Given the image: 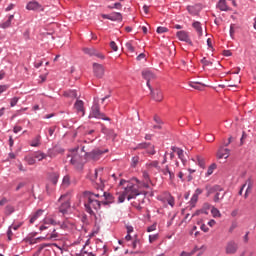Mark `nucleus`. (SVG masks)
Returning <instances> with one entry per match:
<instances>
[{
	"instance_id": "1",
	"label": "nucleus",
	"mask_w": 256,
	"mask_h": 256,
	"mask_svg": "<svg viewBox=\"0 0 256 256\" xmlns=\"http://www.w3.org/2000/svg\"><path fill=\"white\" fill-rule=\"evenodd\" d=\"M84 207L87 213L90 215H93V211H98V209H101V199L99 197H103L99 192L98 193H92L89 191L84 192Z\"/></svg>"
},
{
	"instance_id": "2",
	"label": "nucleus",
	"mask_w": 256,
	"mask_h": 256,
	"mask_svg": "<svg viewBox=\"0 0 256 256\" xmlns=\"http://www.w3.org/2000/svg\"><path fill=\"white\" fill-rule=\"evenodd\" d=\"M123 185H126V186L122 194L118 196L119 203H123L125 199H127L128 201H131V199H135V197L139 195V189L133 183L127 182L126 180L122 179L120 181V186H123Z\"/></svg>"
},
{
	"instance_id": "3",
	"label": "nucleus",
	"mask_w": 256,
	"mask_h": 256,
	"mask_svg": "<svg viewBox=\"0 0 256 256\" xmlns=\"http://www.w3.org/2000/svg\"><path fill=\"white\" fill-rule=\"evenodd\" d=\"M67 159L74 167H81V165H83V157L79 155L77 149L71 150L67 155Z\"/></svg>"
},
{
	"instance_id": "4",
	"label": "nucleus",
	"mask_w": 256,
	"mask_h": 256,
	"mask_svg": "<svg viewBox=\"0 0 256 256\" xmlns=\"http://www.w3.org/2000/svg\"><path fill=\"white\" fill-rule=\"evenodd\" d=\"M103 173V168L95 169L94 174L90 177L91 181L97 185V189H101L103 191V187L105 184L103 183V179L101 178V174Z\"/></svg>"
},
{
	"instance_id": "5",
	"label": "nucleus",
	"mask_w": 256,
	"mask_h": 256,
	"mask_svg": "<svg viewBox=\"0 0 256 256\" xmlns=\"http://www.w3.org/2000/svg\"><path fill=\"white\" fill-rule=\"evenodd\" d=\"M90 118L94 117L95 119H102L103 121H111V119L105 116L104 113H101V108L99 107V103H95L92 106V110L89 115Z\"/></svg>"
},
{
	"instance_id": "6",
	"label": "nucleus",
	"mask_w": 256,
	"mask_h": 256,
	"mask_svg": "<svg viewBox=\"0 0 256 256\" xmlns=\"http://www.w3.org/2000/svg\"><path fill=\"white\" fill-rule=\"evenodd\" d=\"M238 250H239V245L237 244V242L231 240L226 243V246H225L226 255H235V253H237Z\"/></svg>"
},
{
	"instance_id": "7",
	"label": "nucleus",
	"mask_w": 256,
	"mask_h": 256,
	"mask_svg": "<svg viewBox=\"0 0 256 256\" xmlns=\"http://www.w3.org/2000/svg\"><path fill=\"white\" fill-rule=\"evenodd\" d=\"M100 195H102V197H99L102 205H111V203L115 202V197H113L111 193H107L102 190Z\"/></svg>"
},
{
	"instance_id": "8",
	"label": "nucleus",
	"mask_w": 256,
	"mask_h": 256,
	"mask_svg": "<svg viewBox=\"0 0 256 256\" xmlns=\"http://www.w3.org/2000/svg\"><path fill=\"white\" fill-rule=\"evenodd\" d=\"M74 109L77 115H80V117L85 116V102H83V100H76V102L74 103Z\"/></svg>"
},
{
	"instance_id": "9",
	"label": "nucleus",
	"mask_w": 256,
	"mask_h": 256,
	"mask_svg": "<svg viewBox=\"0 0 256 256\" xmlns=\"http://www.w3.org/2000/svg\"><path fill=\"white\" fill-rule=\"evenodd\" d=\"M26 9L28 11H45V8L43 7V5H41L37 1L28 2L27 5H26Z\"/></svg>"
},
{
	"instance_id": "10",
	"label": "nucleus",
	"mask_w": 256,
	"mask_h": 256,
	"mask_svg": "<svg viewBox=\"0 0 256 256\" xmlns=\"http://www.w3.org/2000/svg\"><path fill=\"white\" fill-rule=\"evenodd\" d=\"M142 76L144 79L147 80V87H149V89H151L150 82L153 81L154 79H157V75H155V73H153V71H151V70H144V71H142Z\"/></svg>"
},
{
	"instance_id": "11",
	"label": "nucleus",
	"mask_w": 256,
	"mask_h": 256,
	"mask_svg": "<svg viewBox=\"0 0 256 256\" xmlns=\"http://www.w3.org/2000/svg\"><path fill=\"white\" fill-rule=\"evenodd\" d=\"M245 187L247 188L244 197L245 199H247L249 193L251 192V189H253V180H251V178L247 179L246 182L243 184L239 191V195H243V189H245Z\"/></svg>"
},
{
	"instance_id": "12",
	"label": "nucleus",
	"mask_w": 256,
	"mask_h": 256,
	"mask_svg": "<svg viewBox=\"0 0 256 256\" xmlns=\"http://www.w3.org/2000/svg\"><path fill=\"white\" fill-rule=\"evenodd\" d=\"M93 70H94V75L98 77V79H101L105 75V68L101 64L94 63Z\"/></svg>"
},
{
	"instance_id": "13",
	"label": "nucleus",
	"mask_w": 256,
	"mask_h": 256,
	"mask_svg": "<svg viewBox=\"0 0 256 256\" xmlns=\"http://www.w3.org/2000/svg\"><path fill=\"white\" fill-rule=\"evenodd\" d=\"M105 153L104 151H101L99 149H95L90 153H86L87 159H92V161H99L101 156Z\"/></svg>"
},
{
	"instance_id": "14",
	"label": "nucleus",
	"mask_w": 256,
	"mask_h": 256,
	"mask_svg": "<svg viewBox=\"0 0 256 256\" xmlns=\"http://www.w3.org/2000/svg\"><path fill=\"white\" fill-rule=\"evenodd\" d=\"M160 171L164 175V177H168L169 181L173 183L175 179V172H173L172 169L169 168V165H166L165 168L161 169Z\"/></svg>"
},
{
	"instance_id": "15",
	"label": "nucleus",
	"mask_w": 256,
	"mask_h": 256,
	"mask_svg": "<svg viewBox=\"0 0 256 256\" xmlns=\"http://www.w3.org/2000/svg\"><path fill=\"white\" fill-rule=\"evenodd\" d=\"M176 35L180 41H184L185 43H188L189 45H193L191 38H189V33L182 30V31H178Z\"/></svg>"
},
{
	"instance_id": "16",
	"label": "nucleus",
	"mask_w": 256,
	"mask_h": 256,
	"mask_svg": "<svg viewBox=\"0 0 256 256\" xmlns=\"http://www.w3.org/2000/svg\"><path fill=\"white\" fill-rule=\"evenodd\" d=\"M150 91L154 101H158V102L163 101V92L159 88H156L154 90L153 88H151Z\"/></svg>"
},
{
	"instance_id": "17",
	"label": "nucleus",
	"mask_w": 256,
	"mask_h": 256,
	"mask_svg": "<svg viewBox=\"0 0 256 256\" xmlns=\"http://www.w3.org/2000/svg\"><path fill=\"white\" fill-rule=\"evenodd\" d=\"M230 153H231V150H229V149H227V148L221 147V148L218 150L217 157H218V159H228Z\"/></svg>"
},
{
	"instance_id": "18",
	"label": "nucleus",
	"mask_w": 256,
	"mask_h": 256,
	"mask_svg": "<svg viewBox=\"0 0 256 256\" xmlns=\"http://www.w3.org/2000/svg\"><path fill=\"white\" fill-rule=\"evenodd\" d=\"M216 7L220 11H225V12L231 11V7H229V5H227V0H219Z\"/></svg>"
},
{
	"instance_id": "19",
	"label": "nucleus",
	"mask_w": 256,
	"mask_h": 256,
	"mask_svg": "<svg viewBox=\"0 0 256 256\" xmlns=\"http://www.w3.org/2000/svg\"><path fill=\"white\" fill-rule=\"evenodd\" d=\"M206 191H207V197H209V195H213V193H217V191H223V188L219 185L207 186Z\"/></svg>"
},
{
	"instance_id": "20",
	"label": "nucleus",
	"mask_w": 256,
	"mask_h": 256,
	"mask_svg": "<svg viewBox=\"0 0 256 256\" xmlns=\"http://www.w3.org/2000/svg\"><path fill=\"white\" fill-rule=\"evenodd\" d=\"M44 239H46V241H58L59 233H57V230L53 229V231L48 233Z\"/></svg>"
},
{
	"instance_id": "21",
	"label": "nucleus",
	"mask_w": 256,
	"mask_h": 256,
	"mask_svg": "<svg viewBox=\"0 0 256 256\" xmlns=\"http://www.w3.org/2000/svg\"><path fill=\"white\" fill-rule=\"evenodd\" d=\"M60 153H63V149L59 148V147H54L53 149L48 150V157H51V159H53V157H57V155H59Z\"/></svg>"
},
{
	"instance_id": "22",
	"label": "nucleus",
	"mask_w": 256,
	"mask_h": 256,
	"mask_svg": "<svg viewBox=\"0 0 256 256\" xmlns=\"http://www.w3.org/2000/svg\"><path fill=\"white\" fill-rule=\"evenodd\" d=\"M13 19H15V15L12 14L8 17L7 21L0 24V29H9V27H11V22L13 21Z\"/></svg>"
},
{
	"instance_id": "23",
	"label": "nucleus",
	"mask_w": 256,
	"mask_h": 256,
	"mask_svg": "<svg viewBox=\"0 0 256 256\" xmlns=\"http://www.w3.org/2000/svg\"><path fill=\"white\" fill-rule=\"evenodd\" d=\"M110 21H123V15L119 12H112L110 14Z\"/></svg>"
},
{
	"instance_id": "24",
	"label": "nucleus",
	"mask_w": 256,
	"mask_h": 256,
	"mask_svg": "<svg viewBox=\"0 0 256 256\" xmlns=\"http://www.w3.org/2000/svg\"><path fill=\"white\" fill-rule=\"evenodd\" d=\"M43 223L45 225H59V222L51 216H48V217L44 218Z\"/></svg>"
},
{
	"instance_id": "25",
	"label": "nucleus",
	"mask_w": 256,
	"mask_h": 256,
	"mask_svg": "<svg viewBox=\"0 0 256 256\" xmlns=\"http://www.w3.org/2000/svg\"><path fill=\"white\" fill-rule=\"evenodd\" d=\"M34 159H37V161H43V159H47L48 154H45L41 151L35 152L34 154Z\"/></svg>"
},
{
	"instance_id": "26",
	"label": "nucleus",
	"mask_w": 256,
	"mask_h": 256,
	"mask_svg": "<svg viewBox=\"0 0 256 256\" xmlns=\"http://www.w3.org/2000/svg\"><path fill=\"white\" fill-rule=\"evenodd\" d=\"M64 97H68L69 99H77V91L68 90L64 92Z\"/></svg>"
},
{
	"instance_id": "27",
	"label": "nucleus",
	"mask_w": 256,
	"mask_h": 256,
	"mask_svg": "<svg viewBox=\"0 0 256 256\" xmlns=\"http://www.w3.org/2000/svg\"><path fill=\"white\" fill-rule=\"evenodd\" d=\"M192 26L197 31L198 35L201 37V35H203V28L201 27V22L196 21L192 24Z\"/></svg>"
},
{
	"instance_id": "28",
	"label": "nucleus",
	"mask_w": 256,
	"mask_h": 256,
	"mask_svg": "<svg viewBox=\"0 0 256 256\" xmlns=\"http://www.w3.org/2000/svg\"><path fill=\"white\" fill-rule=\"evenodd\" d=\"M187 11L190 15H199V6H188Z\"/></svg>"
},
{
	"instance_id": "29",
	"label": "nucleus",
	"mask_w": 256,
	"mask_h": 256,
	"mask_svg": "<svg viewBox=\"0 0 256 256\" xmlns=\"http://www.w3.org/2000/svg\"><path fill=\"white\" fill-rule=\"evenodd\" d=\"M69 207H71V205L69 204V200H66L60 206V213H67V209H69Z\"/></svg>"
},
{
	"instance_id": "30",
	"label": "nucleus",
	"mask_w": 256,
	"mask_h": 256,
	"mask_svg": "<svg viewBox=\"0 0 256 256\" xmlns=\"http://www.w3.org/2000/svg\"><path fill=\"white\" fill-rule=\"evenodd\" d=\"M189 85L192 87V89H196L197 91H201L203 90V87H205V85L199 82H190Z\"/></svg>"
},
{
	"instance_id": "31",
	"label": "nucleus",
	"mask_w": 256,
	"mask_h": 256,
	"mask_svg": "<svg viewBox=\"0 0 256 256\" xmlns=\"http://www.w3.org/2000/svg\"><path fill=\"white\" fill-rule=\"evenodd\" d=\"M148 169H158V171H161V167L159 166V161H152L147 164Z\"/></svg>"
},
{
	"instance_id": "32",
	"label": "nucleus",
	"mask_w": 256,
	"mask_h": 256,
	"mask_svg": "<svg viewBox=\"0 0 256 256\" xmlns=\"http://www.w3.org/2000/svg\"><path fill=\"white\" fill-rule=\"evenodd\" d=\"M31 147H39L41 145V136H36L30 143Z\"/></svg>"
},
{
	"instance_id": "33",
	"label": "nucleus",
	"mask_w": 256,
	"mask_h": 256,
	"mask_svg": "<svg viewBox=\"0 0 256 256\" xmlns=\"http://www.w3.org/2000/svg\"><path fill=\"white\" fill-rule=\"evenodd\" d=\"M50 181L53 183V185H57V181H59V173L53 172L50 174Z\"/></svg>"
},
{
	"instance_id": "34",
	"label": "nucleus",
	"mask_w": 256,
	"mask_h": 256,
	"mask_svg": "<svg viewBox=\"0 0 256 256\" xmlns=\"http://www.w3.org/2000/svg\"><path fill=\"white\" fill-rule=\"evenodd\" d=\"M41 215H43V210H38L30 219V223H35V221H37V219H39V217H41Z\"/></svg>"
},
{
	"instance_id": "35",
	"label": "nucleus",
	"mask_w": 256,
	"mask_h": 256,
	"mask_svg": "<svg viewBox=\"0 0 256 256\" xmlns=\"http://www.w3.org/2000/svg\"><path fill=\"white\" fill-rule=\"evenodd\" d=\"M223 197H225V192L221 194V191H217L214 196V203H219V201L223 199Z\"/></svg>"
},
{
	"instance_id": "36",
	"label": "nucleus",
	"mask_w": 256,
	"mask_h": 256,
	"mask_svg": "<svg viewBox=\"0 0 256 256\" xmlns=\"http://www.w3.org/2000/svg\"><path fill=\"white\" fill-rule=\"evenodd\" d=\"M197 201H199V197L197 196V194H193V196L190 200V209H193V207H195V205H197Z\"/></svg>"
},
{
	"instance_id": "37",
	"label": "nucleus",
	"mask_w": 256,
	"mask_h": 256,
	"mask_svg": "<svg viewBox=\"0 0 256 256\" xmlns=\"http://www.w3.org/2000/svg\"><path fill=\"white\" fill-rule=\"evenodd\" d=\"M83 51L86 55L93 57L95 55L96 49L95 48H84Z\"/></svg>"
},
{
	"instance_id": "38",
	"label": "nucleus",
	"mask_w": 256,
	"mask_h": 256,
	"mask_svg": "<svg viewBox=\"0 0 256 256\" xmlns=\"http://www.w3.org/2000/svg\"><path fill=\"white\" fill-rule=\"evenodd\" d=\"M217 169V164L213 163L208 167L207 170V177H209V175H213V171H215Z\"/></svg>"
},
{
	"instance_id": "39",
	"label": "nucleus",
	"mask_w": 256,
	"mask_h": 256,
	"mask_svg": "<svg viewBox=\"0 0 256 256\" xmlns=\"http://www.w3.org/2000/svg\"><path fill=\"white\" fill-rule=\"evenodd\" d=\"M197 162L199 167L205 169V159L202 156H197Z\"/></svg>"
},
{
	"instance_id": "40",
	"label": "nucleus",
	"mask_w": 256,
	"mask_h": 256,
	"mask_svg": "<svg viewBox=\"0 0 256 256\" xmlns=\"http://www.w3.org/2000/svg\"><path fill=\"white\" fill-rule=\"evenodd\" d=\"M25 161L28 163V165H35L36 163L34 156H26Z\"/></svg>"
},
{
	"instance_id": "41",
	"label": "nucleus",
	"mask_w": 256,
	"mask_h": 256,
	"mask_svg": "<svg viewBox=\"0 0 256 256\" xmlns=\"http://www.w3.org/2000/svg\"><path fill=\"white\" fill-rule=\"evenodd\" d=\"M71 183V178L69 177V175L64 176L62 184L64 185V187H69Z\"/></svg>"
},
{
	"instance_id": "42",
	"label": "nucleus",
	"mask_w": 256,
	"mask_h": 256,
	"mask_svg": "<svg viewBox=\"0 0 256 256\" xmlns=\"http://www.w3.org/2000/svg\"><path fill=\"white\" fill-rule=\"evenodd\" d=\"M211 214L213 217H221V211L215 207H212Z\"/></svg>"
},
{
	"instance_id": "43",
	"label": "nucleus",
	"mask_w": 256,
	"mask_h": 256,
	"mask_svg": "<svg viewBox=\"0 0 256 256\" xmlns=\"http://www.w3.org/2000/svg\"><path fill=\"white\" fill-rule=\"evenodd\" d=\"M125 47L130 53H135V47H133V44L131 42H127L125 44Z\"/></svg>"
},
{
	"instance_id": "44",
	"label": "nucleus",
	"mask_w": 256,
	"mask_h": 256,
	"mask_svg": "<svg viewBox=\"0 0 256 256\" xmlns=\"http://www.w3.org/2000/svg\"><path fill=\"white\" fill-rule=\"evenodd\" d=\"M15 212V208L11 205L6 206L5 208V213L6 215H11V213Z\"/></svg>"
},
{
	"instance_id": "45",
	"label": "nucleus",
	"mask_w": 256,
	"mask_h": 256,
	"mask_svg": "<svg viewBox=\"0 0 256 256\" xmlns=\"http://www.w3.org/2000/svg\"><path fill=\"white\" fill-rule=\"evenodd\" d=\"M176 153L178 155V159H180L181 161H185V154L183 152V149L180 148V150H178Z\"/></svg>"
},
{
	"instance_id": "46",
	"label": "nucleus",
	"mask_w": 256,
	"mask_h": 256,
	"mask_svg": "<svg viewBox=\"0 0 256 256\" xmlns=\"http://www.w3.org/2000/svg\"><path fill=\"white\" fill-rule=\"evenodd\" d=\"M19 97H14L12 99H10V107H15V105H17V103H19Z\"/></svg>"
},
{
	"instance_id": "47",
	"label": "nucleus",
	"mask_w": 256,
	"mask_h": 256,
	"mask_svg": "<svg viewBox=\"0 0 256 256\" xmlns=\"http://www.w3.org/2000/svg\"><path fill=\"white\" fill-rule=\"evenodd\" d=\"M169 31V29H167V27H163V26H159L157 28V33L161 34V33H167Z\"/></svg>"
},
{
	"instance_id": "48",
	"label": "nucleus",
	"mask_w": 256,
	"mask_h": 256,
	"mask_svg": "<svg viewBox=\"0 0 256 256\" xmlns=\"http://www.w3.org/2000/svg\"><path fill=\"white\" fill-rule=\"evenodd\" d=\"M138 163H139V157L138 156H134L132 158V163H131L132 167H137Z\"/></svg>"
},
{
	"instance_id": "49",
	"label": "nucleus",
	"mask_w": 256,
	"mask_h": 256,
	"mask_svg": "<svg viewBox=\"0 0 256 256\" xmlns=\"http://www.w3.org/2000/svg\"><path fill=\"white\" fill-rule=\"evenodd\" d=\"M139 245V239H135L131 244H128V247H132V249H135Z\"/></svg>"
},
{
	"instance_id": "50",
	"label": "nucleus",
	"mask_w": 256,
	"mask_h": 256,
	"mask_svg": "<svg viewBox=\"0 0 256 256\" xmlns=\"http://www.w3.org/2000/svg\"><path fill=\"white\" fill-rule=\"evenodd\" d=\"M117 134L113 130H108V138L114 140Z\"/></svg>"
},
{
	"instance_id": "51",
	"label": "nucleus",
	"mask_w": 256,
	"mask_h": 256,
	"mask_svg": "<svg viewBox=\"0 0 256 256\" xmlns=\"http://www.w3.org/2000/svg\"><path fill=\"white\" fill-rule=\"evenodd\" d=\"M93 57H97L98 59H105V55H103L102 53H100L97 50H95Z\"/></svg>"
},
{
	"instance_id": "52",
	"label": "nucleus",
	"mask_w": 256,
	"mask_h": 256,
	"mask_svg": "<svg viewBox=\"0 0 256 256\" xmlns=\"http://www.w3.org/2000/svg\"><path fill=\"white\" fill-rule=\"evenodd\" d=\"M110 47H111L112 51H118L119 50V47H117V43H115V41L110 42Z\"/></svg>"
},
{
	"instance_id": "53",
	"label": "nucleus",
	"mask_w": 256,
	"mask_h": 256,
	"mask_svg": "<svg viewBox=\"0 0 256 256\" xmlns=\"http://www.w3.org/2000/svg\"><path fill=\"white\" fill-rule=\"evenodd\" d=\"M121 7H123V5H121V3H119V2H117L113 6H108V9H121Z\"/></svg>"
},
{
	"instance_id": "54",
	"label": "nucleus",
	"mask_w": 256,
	"mask_h": 256,
	"mask_svg": "<svg viewBox=\"0 0 256 256\" xmlns=\"http://www.w3.org/2000/svg\"><path fill=\"white\" fill-rule=\"evenodd\" d=\"M58 225H60L62 229H69V222L67 221H64L63 223L59 222Z\"/></svg>"
},
{
	"instance_id": "55",
	"label": "nucleus",
	"mask_w": 256,
	"mask_h": 256,
	"mask_svg": "<svg viewBox=\"0 0 256 256\" xmlns=\"http://www.w3.org/2000/svg\"><path fill=\"white\" fill-rule=\"evenodd\" d=\"M201 63L204 64L206 67H208L209 65H213V62L207 60V58H203L201 60Z\"/></svg>"
},
{
	"instance_id": "56",
	"label": "nucleus",
	"mask_w": 256,
	"mask_h": 256,
	"mask_svg": "<svg viewBox=\"0 0 256 256\" xmlns=\"http://www.w3.org/2000/svg\"><path fill=\"white\" fill-rule=\"evenodd\" d=\"M151 147V144L142 143L138 145V149H149Z\"/></svg>"
},
{
	"instance_id": "57",
	"label": "nucleus",
	"mask_w": 256,
	"mask_h": 256,
	"mask_svg": "<svg viewBox=\"0 0 256 256\" xmlns=\"http://www.w3.org/2000/svg\"><path fill=\"white\" fill-rule=\"evenodd\" d=\"M203 209L205 210V211H204L205 215H207V211H209V209H211V204H209V203H204V204H203Z\"/></svg>"
},
{
	"instance_id": "58",
	"label": "nucleus",
	"mask_w": 256,
	"mask_h": 256,
	"mask_svg": "<svg viewBox=\"0 0 256 256\" xmlns=\"http://www.w3.org/2000/svg\"><path fill=\"white\" fill-rule=\"evenodd\" d=\"M154 121L157 125H163V120L159 116H154Z\"/></svg>"
},
{
	"instance_id": "59",
	"label": "nucleus",
	"mask_w": 256,
	"mask_h": 256,
	"mask_svg": "<svg viewBox=\"0 0 256 256\" xmlns=\"http://www.w3.org/2000/svg\"><path fill=\"white\" fill-rule=\"evenodd\" d=\"M157 237H158L157 234H155V235H150V236H149V242H150V243H153L154 241H157Z\"/></svg>"
},
{
	"instance_id": "60",
	"label": "nucleus",
	"mask_w": 256,
	"mask_h": 256,
	"mask_svg": "<svg viewBox=\"0 0 256 256\" xmlns=\"http://www.w3.org/2000/svg\"><path fill=\"white\" fill-rule=\"evenodd\" d=\"M168 205H170L171 207H174L175 205V199H173V197L168 198Z\"/></svg>"
},
{
	"instance_id": "61",
	"label": "nucleus",
	"mask_w": 256,
	"mask_h": 256,
	"mask_svg": "<svg viewBox=\"0 0 256 256\" xmlns=\"http://www.w3.org/2000/svg\"><path fill=\"white\" fill-rule=\"evenodd\" d=\"M149 155H155V146H150V150H147Z\"/></svg>"
},
{
	"instance_id": "62",
	"label": "nucleus",
	"mask_w": 256,
	"mask_h": 256,
	"mask_svg": "<svg viewBox=\"0 0 256 256\" xmlns=\"http://www.w3.org/2000/svg\"><path fill=\"white\" fill-rule=\"evenodd\" d=\"M200 229H201L202 231H204V233L209 232V227H207V225H205V224H202L201 227H200Z\"/></svg>"
},
{
	"instance_id": "63",
	"label": "nucleus",
	"mask_w": 256,
	"mask_h": 256,
	"mask_svg": "<svg viewBox=\"0 0 256 256\" xmlns=\"http://www.w3.org/2000/svg\"><path fill=\"white\" fill-rule=\"evenodd\" d=\"M14 8H15V4L12 3L8 7H6L5 11L9 12V11H12V9H14Z\"/></svg>"
},
{
	"instance_id": "64",
	"label": "nucleus",
	"mask_w": 256,
	"mask_h": 256,
	"mask_svg": "<svg viewBox=\"0 0 256 256\" xmlns=\"http://www.w3.org/2000/svg\"><path fill=\"white\" fill-rule=\"evenodd\" d=\"M180 256H191V252H181Z\"/></svg>"
}]
</instances>
